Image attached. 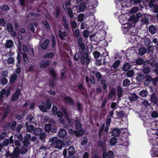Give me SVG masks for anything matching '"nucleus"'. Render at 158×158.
<instances>
[{
  "label": "nucleus",
  "mask_w": 158,
  "mask_h": 158,
  "mask_svg": "<svg viewBox=\"0 0 158 158\" xmlns=\"http://www.w3.org/2000/svg\"><path fill=\"white\" fill-rule=\"evenodd\" d=\"M151 102L154 104H156L157 102V98L156 95L154 94H151Z\"/></svg>",
  "instance_id": "nucleus-33"
},
{
  "label": "nucleus",
  "mask_w": 158,
  "mask_h": 158,
  "mask_svg": "<svg viewBox=\"0 0 158 158\" xmlns=\"http://www.w3.org/2000/svg\"><path fill=\"white\" fill-rule=\"evenodd\" d=\"M67 10L68 14L70 17L71 18H73V13L72 10L71 8L70 7H68Z\"/></svg>",
  "instance_id": "nucleus-48"
},
{
  "label": "nucleus",
  "mask_w": 158,
  "mask_h": 158,
  "mask_svg": "<svg viewBox=\"0 0 158 158\" xmlns=\"http://www.w3.org/2000/svg\"><path fill=\"white\" fill-rule=\"evenodd\" d=\"M86 4L83 2H81L78 7V10L80 12L84 11L86 9Z\"/></svg>",
  "instance_id": "nucleus-23"
},
{
  "label": "nucleus",
  "mask_w": 158,
  "mask_h": 158,
  "mask_svg": "<svg viewBox=\"0 0 158 158\" xmlns=\"http://www.w3.org/2000/svg\"><path fill=\"white\" fill-rule=\"evenodd\" d=\"M131 67V65L130 63H127L125 64L122 67L123 70L124 72L128 71Z\"/></svg>",
  "instance_id": "nucleus-24"
},
{
  "label": "nucleus",
  "mask_w": 158,
  "mask_h": 158,
  "mask_svg": "<svg viewBox=\"0 0 158 158\" xmlns=\"http://www.w3.org/2000/svg\"><path fill=\"white\" fill-rule=\"evenodd\" d=\"M83 58L85 61V63L88 65L90 61V58L89 56H88V53L86 52H85L83 54Z\"/></svg>",
  "instance_id": "nucleus-16"
},
{
  "label": "nucleus",
  "mask_w": 158,
  "mask_h": 158,
  "mask_svg": "<svg viewBox=\"0 0 158 158\" xmlns=\"http://www.w3.org/2000/svg\"><path fill=\"white\" fill-rule=\"evenodd\" d=\"M49 72L52 75L53 78H54V80L56 81H57V79H56V78L57 77L56 74L53 69H50L49 70Z\"/></svg>",
  "instance_id": "nucleus-46"
},
{
  "label": "nucleus",
  "mask_w": 158,
  "mask_h": 158,
  "mask_svg": "<svg viewBox=\"0 0 158 158\" xmlns=\"http://www.w3.org/2000/svg\"><path fill=\"white\" fill-rule=\"evenodd\" d=\"M54 55V53L52 52L48 53L44 55L43 58L44 59H49L52 57Z\"/></svg>",
  "instance_id": "nucleus-38"
},
{
  "label": "nucleus",
  "mask_w": 158,
  "mask_h": 158,
  "mask_svg": "<svg viewBox=\"0 0 158 158\" xmlns=\"http://www.w3.org/2000/svg\"><path fill=\"white\" fill-rule=\"evenodd\" d=\"M151 41L149 38H145L144 39V44L146 46H148L150 45Z\"/></svg>",
  "instance_id": "nucleus-45"
},
{
  "label": "nucleus",
  "mask_w": 158,
  "mask_h": 158,
  "mask_svg": "<svg viewBox=\"0 0 158 158\" xmlns=\"http://www.w3.org/2000/svg\"><path fill=\"white\" fill-rule=\"evenodd\" d=\"M30 142L29 140L25 139L23 140V143L24 146L27 147H28L30 145Z\"/></svg>",
  "instance_id": "nucleus-63"
},
{
  "label": "nucleus",
  "mask_w": 158,
  "mask_h": 158,
  "mask_svg": "<svg viewBox=\"0 0 158 158\" xmlns=\"http://www.w3.org/2000/svg\"><path fill=\"white\" fill-rule=\"evenodd\" d=\"M89 2L90 3H89V8L90 9H92L95 8L97 4V0H90Z\"/></svg>",
  "instance_id": "nucleus-14"
},
{
  "label": "nucleus",
  "mask_w": 158,
  "mask_h": 158,
  "mask_svg": "<svg viewBox=\"0 0 158 158\" xmlns=\"http://www.w3.org/2000/svg\"><path fill=\"white\" fill-rule=\"evenodd\" d=\"M8 80L5 77L1 78L0 79V83L3 85L6 84Z\"/></svg>",
  "instance_id": "nucleus-44"
},
{
  "label": "nucleus",
  "mask_w": 158,
  "mask_h": 158,
  "mask_svg": "<svg viewBox=\"0 0 158 158\" xmlns=\"http://www.w3.org/2000/svg\"><path fill=\"white\" fill-rule=\"evenodd\" d=\"M105 125L104 124H103L102 125L101 127L99 129L98 136L99 138H100L102 136V133L103 131L104 128L105 127Z\"/></svg>",
  "instance_id": "nucleus-42"
},
{
  "label": "nucleus",
  "mask_w": 158,
  "mask_h": 158,
  "mask_svg": "<svg viewBox=\"0 0 158 158\" xmlns=\"http://www.w3.org/2000/svg\"><path fill=\"white\" fill-rule=\"evenodd\" d=\"M39 139L42 141H44L46 137V134L45 132L41 133L40 135Z\"/></svg>",
  "instance_id": "nucleus-52"
},
{
  "label": "nucleus",
  "mask_w": 158,
  "mask_h": 158,
  "mask_svg": "<svg viewBox=\"0 0 158 158\" xmlns=\"http://www.w3.org/2000/svg\"><path fill=\"white\" fill-rule=\"evenodd\" d=\"M10 107L9 106H7L6 107V110H5L4 114L3 115V118L6 117V116L8 114V113L9 112L10 110Z\"/></svg>",
  "instance_id": "nucleus-58"
},
{
  "label": "nucleus",
  "mask_w": 158,
  "mask_h": 158,
  "mask_svg": "<svg viewBox=\"0 0 158 158\" xmlns=\"http://www.w3.org/2000/svg\"><path fill=\"white\" fill-rule=\"evenodd\" d=\"M84 15L83 14H80L77 16L78 21L80 22H82L84 18Z\"/></svg>",
  "instance_id": "nucleus-50"
},
{
  "label": "nucleus",
  "mask_w": 158,
  "mask_h": 158,
  "mask_svg": "<svg viewBox=\"0 0 158 158\" xmlns=\"http://www.w3.org/2000/svg\"><path fill=\"white\" fill-rule=\"evenodd\" d=\"M62 110L63 114L65 116V118L68 120V123L70 127H72L73 125L74 120L71 119H69L68 114L65 108H63Z\"/></svg>",
  "instance_id": "nucleus-3"
},
{
  "label": "nucleus",
  "mask_w": 158,
  "mask_h": 158,
  "mask_svg": "<svg viewBox=\"0 0 158 158\" xmlns=\"http://www.w3.org/2000/svg\"><path fill=\"white\" fill-rule=\"evenodd\" d=\"M75 125L76 128L77 130L79 131L81 130V123L77 119L75 121Z\"/></svg>",
  "instance_id": "nucleus-29"
},
{
  "label": "nucleus",
  "mask_w": 158,
  "mask_h": 158,
  "mask_svg": "<svg viewBox=\"0 0 158 158\" xmlns=\"http://www.w3.org/2000/svg\"><path fill=\"white\" fill-rule=\"evenodd\" d=\"M49 42L50 41L46 39L44 40L41 45V48L43 49H46L48 47Z\"/></svg>",
  "instance_id": "nucleus-20"
},
{
  "label": "nucleus",
  "mask_w": 158,
  "mask_h": 158,
  "mask_svg": "<svg viewBox=\"0 0 158 158\" xmlns=\"http://www.w3.org/2000/svg\"><path fill=\"white\" fill-rule=\"evenodd\" d=\"M116 96V90L114 88H111L109 91L107 97L109 100H111L113 97Z\"/></svg>",
  "instance_id": "nucleus-9"
},
{
  "label": "nucleus",
  "mask_w": 158,
  "mask_h": 158,
  "mask_svg": "<svg viewBox=\"0 0 158 158\" xmlns=\"http://www.w3.org/2000/svg\"><path fill=\"white\" fill-rule=\"evenodd\" d=\"M28 151V148L27 147L23 146L19 150V153L21 154H23L27 152Z\"/></svg>",
  "instance_id": "nucleus-31"
},
{
  "label": "nucleus",
  "mask_w": 158,
  "mask_h": 158,
  "mask_svg": "<svg viewBox=\"0 0 158 158\" xmlns=\"http://www.w3.org/2000/svg\"><path fill=\"white\" fill-rule=\"evenodd\" d=\"M151 71L149 67H146L143 69V72L145 74H148Z\"/></svg>",
  "instance_id": "nucleus-55"
},
{
  "label": "nucleus",
  "mask_w": 158,
  "mask_h": 158,
  "mask_svg": "<svg viewBox=\"0 0 158 158\" xmlns=\"http://www.w3.org/2000/svg\"><path fill=\"white\" fill-rule=\"evenodd\" d=\"M117 139L116 138L112 137L110 141V143L112 145H114L117 143Z\"/></svg>",
  "instance_id": "nucleus-37"
},
{
  "label": "nucleus",
  "mask_w": 158,
  "mask_h": 158,
  "mask_svg": "<svg viewBox=\"0 0 158 158\" xmlns=\"http://www.w3.org/2000/svg\"><path fill=\"white\" fill-rule=\"evenodd\" d=\"M42 132L41 129L39 127L34 128L33 132V134L35 135H39Z\"/></svg>",
  "instance_id": "nucleus-26"
},
{
  "label": "nucleus",
  "mask_w": 158,
  "mask_h": 158,
  "mask_svg": "<svg viewBox=\"0 0 158 158\" xmlns=\"http://www.w3.org/2000/svg\"><path fill=\"white\" fill-rule=\"evenodd\" d=\"M117 94L118 96V100H121V98L123 96V90L122 87L120 86H118L117 88Z\"/></svg>",
  "instance_id": "nucleus-12"
},
{
  "label": "nucleus",
  "mask_w": 158,
  "mask_h": 158,
  "mask_svg": "<svg viewBox=\"0 0 158 158\" xmlns=\"http://www.w3.org/2000/svg\"><path fill=\"white\" fill-rule=\"evenodd\" d=\"M134 75V72L133 70H130L127 72L126 74L127 77H131L133 76Z\"/></svg>",
  "instance_id": "nucleus-41"
},
{
  "label": "nucleus",
  "mask_w": 158,
  "mask_h": 158,
  "mask_svg": "<svg viewBox=\"0 0 158 158\" xmlns=\"http://www.w3.org/2000/svg\"><path fill=\"white\" fill-rule=\"evenodd\" d=\"M46 105L48 109H49L51 108V105L50 101L49 99H47L46 101Z\"/></svg>",
  "instance_id": "nucleus-56"
},
{
  "label": "nucleus",
  "mask_w": 158,
  "mask_h": 158,
  "mask_svg": "<svg viewBox=\"0 0 158 158\" xmlns=\"http://www.w3.org/2000/svg\"><path fill=\"white\" fill-rule=\"evenodd\" d=\"M145 77V84L148 85H149L151 81H153V78L150 75H146Z\"/></svg>",
  "instance_id": "nucleus-19"
},
{
  "label": "nucleus",
  "mask_w": 158,
  "mask_h": 158,
  "mask_svg": "<svg viewBox=\"0 0 158 158\" xmlns=\"http://www.w3.org/2000/svg\"><path fill=\"white\" fill-rule=\"evenodd\" d=\"M6 62L8 64H13L15 63V59L13 57H10L7 59Z\"/></svg>",
  "instance_id": "nucleus-32"
},
{
  "label": "nucleus",
  "mask_w": 158,
  "mask_h": 158,
  "mask_svg": "<svg viewBox=\"0 0 158 158\" xmlns=\"http://www.w3.org/2000/svg\"><path fill=\"white\" fill-rule=\"evenodd\" d=\"M19 154V148L16 147L13 153L10 155V158H18Z\"/></svg>",
  "instance_id": "nucleus-8"
},
{
  "label": "nucleus",
  "mask_w": 158,
  "mask_h": 158,
  "mask_svg": "<svg viewBox=\"0 0 158 158\" xmlns=\"http://www.w3.org/2000/svg\"><path fill=\"white\" fill-rule=\"evenodd\" d=\"M51 126L48 124H46L45 126V130L46 131L49 132L51 129Z\"/></svg>",
  "instance_id": "nucleus-51"
},
{
  "label": "nucleus",
  "mask_w": 158,
  "mask_h": 158,
  "mask_svg": "<svg viewBox=\"0 0 158 158\" xmlns=\"http://www.w3.org/2000/svg\"><path fill=\"white\" fill-rule=\"evenodd\" d=\"M142 16V14L141 12H139L137 14L136 16L133 15L130 17V19L132 22H133V24H135L138 22V19L141 17Z\"/></svg>",
  "instance_id": "nucleus-4"
},
{
  "label": "nucleus",
  "mask_w": 158,
  "mask_h": 158,
  "mask_svg": "<svg viewBox=\"0 0 158 158\" xmlns=\"http://www.w3.org/2000/svg\"><path fill=\"white\" fill-rule=\"evenodd\" d=\"M50 141L52 143V145L59 149H61L63 146V141L60 139H58L56 137H52Z\"/></svg>",
  "instance_id": "nucleus-1"
},
{
  "label": "nucleus",
  "mask_w": 158,
  "mask_h": 158,
  "mask_svg": "<svg viewBox=\"0 0 158 158\" xmlns=\"http://www.w3.org/2000/svg\"><path fill=\"white\" fill-rule=\"evenodd\" d=\"M25 126L26 127V129L29 132H31L33 131L35 127L32 125H29L27 122H26L25 124Z\"/></svg>",
  "instance_id": "nucleus-17"
},
{
  "label": "nucleus",
  "mask_w": 158,
  "mask_h": 158,
  "mask_svg": "<svg viewBox=\"0 0 158 158\" xmlns=\"http://www.w3.org/2000/svg\"><path fill=\"white\" fill-rule=\"evenodd\" d=\"M27 119L31 123H34V122L35 119L34 117L32 116L31 115H29L27 116Z\"/></svg>",
  "instance_id": "nucleus-47"
},
{
  "label": "nucleus",
  "mask_w": 158,
  "mask_h": 158,
  "mask_svg": "<svg viewBox=\"0 0 158 158\" xmlns=\"http://www.w3.org/2000/svg\"><path fill=\"white\" fill-rule=\"evenodd\" d=\"M17 76L16 74L14 73L10 78V82L13 83L16 80L17 78Z\"/></svg>",
  "instance_id": "nucleus-40"
},
{
  "label": "nucleus",
  "mask_w": 158,
  "mask_h": 158,
  "mask_svg": "<svg viewBox=\"0 0 158 158\" xmlns=\"http://www.w3.org/2000/svg\"><path fill=\"white\" fill-rule=\"evenodd\" d=\"M128 98L130 101L134 102L137 100L138 96L135 93H130Z\"/></svg>",
  "instance_id": "nucleus-11"
},
{
  "label": "nucleus",
  "mask_w": 158,
  "mask_h": 158,
  "mask_svg": "<svg viewBox=\"0 0 158 158\" xmlns=\"http://www.w3.org/2000/svg\"><path fill=\"white\" fill-rule=\"evenodd\" d=\"M149 30L150 32L152 34H154L156 33V27L154 26L151 25L149 27Z\"/></svg>",
  "instance_id": "nucleus-30"
},
{
  "label": "nucleus",
  "mask_w": 158,
  "mask_h": 158,
  "mask_svg": "<svg viewBox=\"0 0 158 158\" xmlns=\"http://www.w3.org/2000/svg\"><path fill=\"white\" fill-rule=\"evenodd\" d=\"M70 5V1H67L65 5L63 6V9L65 10H66L68 8L67 7L69 6Z\"/></svg>",
  "instance_id": "nucleus-59"
},
{
  "label": "nucleus",
  "mask_w": 158,
  "mask_h": 158,
  "mask_svg": "<svg viewBox=\"0 0 158 158\" xmlns=\"http://www.w3.org/2000/svg\"><path fill=\"white\" fill-rule=\"evenodd\" d=\"M58 34L59 38L62 40H64V36L66 37L67 33L65 31L61 32L60 30L58 31Z\"/></svg>",
  "instance_id": "nucleus-28"
},
{
  "label": "nucleus",
  "mask_w": 158,
  "mask_h": 158,
  "mask_svg": "<svg viewBox=\"0 0 158 158\" xmlns=\"http://www.w3.org/2000/svg\"><path fill=\"white\" fill-rule=\"evenodd\" d=\"M50 64V62L47 61L41 64L40 65V67L42 68H45L48 67Z\"/></svg>",
  "instance_id": "nucleus-34"
},
{
  "label": "nucleus",
  "mask_w": 158,
  "mask_h": 158,
  "mask_svg": "<svg viewBox=\"0 0 158 158\" xmlns=\"http://www.w3.org/2000/svg\"><path fill=\"white\" fill-rule=\"evenodd\" d=\"M67 135L66 131L63 129L60 130L58 133V135L60 138H63L65 137Z\"/></svg>",
  "instance_id": "nucleus-22"
},
{
  "label": "nucleus",
  "mask_w": 158,
  "mask_h": 158,
  "mask_svg": "<svg viewBox=\"0 0 158 158\" xmlns=\"http://www.w3.org/2000/svg\"><path fill=\"white\" fill-rule=\"evenodd\" d=\"M78 44L80 47L82 52H84L85 51V45L82 42V39L81 37H79L78 40Z\"/></svg>",
  "instance_id": "nucleus-10"
},
{
  "label": "nucleus",
  "mask_w": 158,
  "mask_h": 158,
  "mask_svg": "<svg viewBox=\"0 0 158 158\" xmlns=\"http://www.w3.org/2000/svg\"><path fill=\"white\" fill-rule=\"evenodd\" d=\"M64 101L67 103L70 104H72L73 103V100L69 97H65L64 98Z\"/></svg>",
  "instance_id": "nucleus-43"
},
{
  "label": "nucleus",
  "mask_w": 158,
  "mask_h": 158,
  "mask_svg": "<svg viewBox=\"0 0 158 158\" xmlns=\"http://www.w3.org/2000/svg\"><path fill=\"white\" fill-rule=\"evenodd\" d=\"M113 156V153L111 151H108L105 154V158H112Z\"/></svg>",
  "instance_id": "nucleus-35"
},
{
  "label": "nucleus",
  "mask_w": 158,
  "mask_h": 158,
  "mask_svg": "<svg viewBox=\"0 0 158 158\" xmlns=\"http://www.w3.org/2000/svg\"><path fill=\"white\" fill-rule=\"evenodd\" d=\"M120 129L117 128H114L111 131L112 135L114 137L118 136L120 134Z\"/></svg>",
  "instance_id": "nucleus-15"
},
{
  "label": "nucleus",
  "mask_w": 158,
  "mask_h": 158,
  "mask_svg": "<svg viewBox=\"0 0 158 158\" xmlns=\"http://www.w3.org/2000/svg\"><path fill=\"white\" fill-rule=\"evenodd\" d=\"M120 63V61L118 60H116L111 67L110 70L113 72H116L118 70V67Z\"/></svg>",
  "instance_id": "nucleus-5"
},
{
  "label": "nucleus",
  "mask_w": 158,
  "mask_h": 158,
  "mask_svg": "<svg viewBox=\"0 0 158 158\" xmlns=\"http://www.w3.org/2000/svg\"><path fill=\"white\" fill-rule=\"evenodd\" d=\"M51 158H58V155L56 152H54L50 154Z\"/></svg>",
  "instance_id": "nucleus-53"
},
{
  "label": "nucleus",
  "mask_w": 158,
  "mask_h": 158,
  "mask_svg": "<svg viewBox=\"0 0 158 158\" xmlns=\"http://www.w3.org/2000/svg\"><path fill=\"white\" fill-rule=\"evenodd\" d=\"M75 153V149L72 146H70L68 149L69 155L67 158H74L73 154Z\"/></svg>",
  "instance_id": "nucleus-6"
},
{
  "label": "nucleus",
  "mask_w": 158,
  "mask_h": 158,
  "mask_svg": "<svg viewBox=\"0 0 158 158\" xmlns=\"http://www.w3.org/2000/svg\"><path fill=\"white\" fill-rule=\"evenodd\" d=\"M148 94V91L146 90H143L140 92L139 94L142 97H146Z\"/></svg>",
  "instance_id": "nucleus-39"
},
{
  "label": "nucleus",
  "mask_w": 158,
  "mask_h": 158,
  "mask_svg": "<svg viewBox=\"0 0 158 158\" xmlns=\"http://www.w3.org/2000/svg\"><path fill=\"white\" fill-rule=\"evenodd\" d=\"M147 49L144 47H141L139 48L138 50L139 54L141 56L143 55L147 52Z\"/></svg>",
  "instance_id": "nucleus-25"
},
{
  "label": "nucleus",
  "mask_w": 158,
  "mask_h": 158,
  "mask_svg": "<svg viewBox=\"0 0 158 158\" xmlns=\"http://www.w3.org/2000/svg\"><path fill=\"white\" fill-rule=\"evenodd\" d=\"M10 90L9 89L6 91L5 89H3L1 90L0 92V105H1L3 102V98L4 95L6 94V98H7L10 95Z\"/></svg>",
  "instance_id": "nucleus-2"
},
{
  "label": "nucleus",
  "mask_w": 158,
  "mask_h": 158,
  "mask_svg": "<svg viewBox=\"0 0 158 158\" xmlns=\"http://www.w3.org/2000/svg\"><path fill=\"white\" fill-rule=\"evenodd\" d=\"M130 23H128L127 24L124 25V30L125 31H128L130 29L132 28L133 25L134 24L133 22H132L130 20Z\"/></svg>",
  "instance_id": "nucleus-18"
},
{
  "label": "nucleus",
  "mask_w": 158,
  "mask_h": 158,
  "mask_svg": "<svg viewBox=\"0 0 158 158\" xmlns=\"http://www.w3.org/2000/svg\"><path fill=\"white\" fill-rule=\"evenodd\" d=\"M131 84L130 81L127 79H125L123 83V86L126 87L129 86Z\"/></svg>",
  "instance_id": "nucleus-36"
},
{
  "label": "nucleus",
  "mask_w": 158,
  "mask_h": 158,
  "mask_svg": "<svg viewBox=\"0 0 158 158\" xmlns=\"http://www.w3.org/2000/svg\"><path fill=\"white\" fill-rule=\"evenodd\" d=\"M101 83L103 85V89L105 90L107 88L106 80L105 79H102L101 81Z\"/></svg>",
  "instance_id": "nucleus-54"
},
{
  "label": "nucleus",
  "mask_w": 158,
  "mask_h": 158,
  "mask_svg": "<svg viewBox=\"0 0 158 158\" xmlns=\"http://www.w3.org/2000/svg\"><path fill=\"white\" fill-rule=\"evenodd\" d=\"M7 28L8 31L12 32H13V27L12 25L10 23L8 24Z\"/></svg>",
  "instance_id": "nucleus-62"
},
{
  "label": "nucleus",
  "mask_w": 158,
  "mask_h": 158,
  "mask_svg": "<svg viewBox=\"0 0 158 158\" xmlns=\"http://www.w3.org/2000/svg\"><path fill=\"white\" fill-rule=\"evenodd\" d=\"M21 93V91L19 89H17L16 92L13 95L11 100L13 101H15L17 100Z\"/></svg>",
  "instance_id": "nucleus-7"
},
{
  "label": "nucleus",
  "mask_w": 158,
  "mask_h": 158,
  "mask_svg": "<svg viewBox=\"0 0 158 158\" xmlns=\"http://www.w3.org/2000/svg\"><path fill=\"white\" fill-rule=\"evenodd\" d=\"M0 8L2 10L5 11H8L10 9L9 7L6 5H4L1 6Z\"/></svg>",
  "instance_id": "nucleus-57"
},
{
  "label": "nucleus",
  "mask_w": 158,
  "mask_h": 158,
  "mask_svg": "<svg viewBox=\"0 0 158 158\" xmlns=\"http://www.w3.org/2000/svg\"><path fill=\"white\" fill-rule=\"evenodd\" d=\"M77 57L81 60V61L82 64H85V61L83 60V56L82 54L81 53H78L77 54Z\"/></svg>",
  "instance_id": "nucleus-49"
},
{
  "label": "nucleus",
  "mask_w": 158,
  "mask_h": 158,
  "mask_svg": "<svg viewBox=\"0 0 158 158\" xmlns=\"http://www.w3.org/2000/svg\"><path fill=\"white\" fill-rule=\"evenodd\" d=\"M118 117L119 118H121L123 117L124 115V112L123 111H119L117 113Z\"/></svg>",
  "instance_id": "nucleus-61"
},
{
  "label": "nucleus",
  "mask_w": 158,
  "mask_h": 158,
  "mask_svg": "<svg viewBox=\"0 0 158 158\" xmlns=\"http://www.w3.org/2000/svg\"><path fill=\"white\" fill-rule=\"evenodd\" d=\"M143 62V60L141 58H139L136 60V63L137 65H140L142 64Z\"/></svg>",
  "instance_id": "nucleus-60"
},
{
  "label": "nucleus",
  "mask_w": 158,
  "mask_h": 158,
  "mask_svg": "<svg viewBox=\"0 0 158 158\" xmlns=\"http://www.w3.org/2000/svg\"><path fill=\"white\" fill-rule=\"evenodd\" d=\"M70 24L72 28H75L76 27V22L73 20H70Z\"/></svg>",
  "instance_id": "nucleus-64"
},
{
  "label": "nucleus",
  "mask_w": 158,
  "mask_h": 158,
  "mask_svg": "<svg viewBox=\"0 0 158 158\" xmlns=\"http://www.w3.org/2000/svg\"><path fill=\"white\" fill-rule=\"evenodd\" d=\"M13 42L11 40H9L6 41L5 44V47L7 48H10L12 47Z\"/></svg>",
  "instance_id": "nucleus-21"
},
{
  "label": "nucleus",
  "mask_w": 158,
  "mask_h": 158,
  "mask_svg": "<svg viewBox=\"0 0 158 158\" xmlns=\"http://www.w3.org/2000/svg\"><path fill=\"white\" fill-rule=\"evenodd\" d=\"M145 77L143 74L140 73L137 75L136 79L138 82H140L143 80Z\"/></svg>",
  "instance_id": "nucleus-27"
},
{
  "label": "nucleus",
  "mask_w": 158,
  "mask_h": 158,
  "mask_svg": "<svg viewBox=\"0 0 158 158\" xmlns=\"http://www.w3.org/2000/svg\"><path fill=\"white\" fill-rule=\"evenodd\" d=\"M14 140L12 139V136H11L9 139H6L2 143V144L4 146H7L9 144L13 143Z\"/></svg>",
  "instance_id": "nucleus-13"
}]
</instances>
